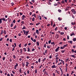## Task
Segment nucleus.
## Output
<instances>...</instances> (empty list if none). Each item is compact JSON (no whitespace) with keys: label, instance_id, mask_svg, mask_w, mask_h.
Masks as SVG:
<instances>
[{"label":"nucleus","instance_id":"37","mask_svg":"<svg viewBox=\"0 0 76 76\" xmlns=\"http://www.w3.org/2000/svg\"><path fill=\"white\" fill-rule=\"evenodd\" d=\"M71 57H74L75 56L74 55H72L70 56Z\"/></svg>","mask_w":76,"mask_h":76},{"label":"nucleus","instance_id":"16","mask_svg":"<svg viewBox=\"0 0 76 76\" xmlns=\"http://www.w3.org/2000/svg\"><path fill=\"white\" fill-rule=\"evenodd\" d=\"M11 27H13V23H12L10 25Z\"/></svg>","mask_w":76,"mask_h":76},{"label":"nucleus","instance_id":"47","mask_svg":"<svg viewBox=\"0 0 76 76\" xmlns=\"http://www.w3.org/2000/svg\"><path fill=\"white\" fill-rule=\"evenodd\" d=\"M49 58H52V56L51 55H50V56H49Z\"/></svg>","mask_w":76,"mask_h":76},{"label":"nucleus","instance_id":"49","mask_svg":"<svg viewBox=\"0 0 76 76\" xmlns=\"http://www.w3.org/2000/svg\"><path fill=\"white\" fill-rule=\"evenodd\" d=\"M69 42H70V43L72 44V43H73V41H70Z\"/></svg>","mask_w":76,"mask_h":76},{"label":"nucleus","instance_id":"12","mask_svg":"<svg viewBox=\"0 0 76 76\" xmlns=\"http://www.w3.org/2000/svg\"><path fill=\"white\" fill-rule=\"evenodd\" d=\"M61 64H62V63L61 62H60L59 63V62H58V66L61 65Z\"/></svg>","mask_w":76,"mask_h":76},{"label":"nucleus","instance_id":"20","mask_svg":"<svg viewBox=\"0 0 76 76\" xmlns=\"http://www.w3.org/2000/svg\"><path fill=\"white\" fill-rule=\"evenodd\" d=\"M23 50L24 51H25H25H26V48H23Z\"/></svg>","mask_w":76,"mask_h":76},{"label":"nucleus","instance_id":"59","mask_svg":"<svg viewBox=\"0 0 76 76\" xmlns=\"http://www.w3.org/2000/svg\"><path fill=\"white\" fill-rule=\"evenodd\" d=\"M16 28V25H15V26H14L13 28L14 29H15Z\"/></svg>","mask_w":76,"mask_h":76},{"label":"nucleus","instance_id":"63","mask_svg":"<svg viewBox=\"0 0 76 76\" xmlns=\"http://www.w3.org/2000/svg\"><path fill=\"white\" fill-rule=\"evenodd\" d=\"M11 76H14V75H13V74H12V73H11Z\"/></svg>","mask_w":76,"mask_h":76},{"label":"nucleus","instance_id":"53","mask_svg":"<svg viewBox=\"0 0 76 76\" xmlns=\"http://www.w3.org/2000/svg\"><path fill=\"white\" fill-rule=\"evenodd\" d=\"M29 25H33L34 23H30L29 24Z\"/></svg>","mask_w":76,"mask_h":76},{"label":"nucleus","instance_id":"43","mask_svg":"<svg viewBox=\"0 0 76 76\" xmlns=\"http://www.w3.org/2000/svg\"><path fill=\"white\" fill-rule=\"evenodd\" d=\"M40 24V23H37L36 24V25H37V26L38 25H39Z\"/></svg>","mask_w":76,"mask_h":76},{"label":"nucleus","instance_id":"62","mask_svg":"<svg viewBox=\"0 0 76 76\" xmlns=\"http://www.w3.org/2000/svg\"><path fill=\"white\" fill-rule=\"evenodd\" d=\"M58 56V55H56V56H55V57H56V58H57L58 57H57Z\"/></svg>","mask_w":76,"mask_h":76},{"label":"nucleus","instance_id":"25","mask_svg":"<svg viewBox=\"0 0 76 76\" xmlns=\"http://www.w3.org/2000/svg\"><path fill=\"white\" fill-rule=\"evenodd\" d=\"M22 66H23V67H24V66H25V64H24V63H23L22 64Z\"/></svg>","mask_w":76,"mask_h":76},{"label":"nucleus","instance_id":"22","mask_svg":"<svg viewBox=\"0 0 76 76\" xmlns=\"http://www.w3.org/2000/svg\"><path fill=\"white\" fill-rule=\"evenodd\" d=\"M51 42V40H50L48 41V44H50Z\"/></svg>","mask_w":76,"mask_h":76},{"label":"nucleus","instance_id":"7","mask_svg":"<svg viewBox=\"0 0 76 76\" xmlns=\"http://www.w3.org/2000/svg\"><path fill=\"white\" fill-rule=\"evenodd\" d=\"M56 67H57V66H56V65H55V64L52 66H51L52 68H56Z\"/></svg>","mask_w":76,"mask_h":76},{"label":"nucleus","instance_id":"6","mask_svg":"<svg viewBox=\"0 0 76 76\" xmlns=\"http://www.w3.org/2000/svg\"><path fill=\"white\" fill-rule=\"evenodd\" d=\"M19 72L20 73V74L22 73V72H23L22 70V69H21V68H20V69L19 70Z\"/></svg>","mask_w":76,"mask_h":76},{"label":"nucleus","instance_id":"52","mask_svg":"<svg viewBox=\"0 0 76 76\" xmlns=\"http://www.w3.org/2000/svg\"><path fill=\"white\" fill-rule=\"evenodd\" d=\"M56 63H58V60L56 59Z\"/></svg>","mask_w":76,"mask_h":76},{"label":"nucleus","instance_id":"19","mask_svg":"<svg viewBox=\"0 0 76 76\" xmlns=\"http://www.w3.org/2000/svg\"><path fill=\"white\" fill-rule=\"evenodd\" d=\"M35 73L36 74L37 73V69H36L35 71Z\"/></svg>","mask_w":76,"mask_h":76},{"label":"nucleus","instance_id":"60","mask_svg":"<svg viewBox=\"0 0 76 76\" xmlns=\"http://www.w3.org/2000/svg\"><path fill=\"white\" fill-rule=\"evenodd\" d=\"M33 16H34V18H36V16H35V14H34Z\"/></svg>","mask_w":76,"mask_h":76},{"label":"nucleus","instance_id":"28","mask_svg":"<svg viewBox=\"0 0 76 76\" xmlns=\"http://www.w3.org/2000/svg\"><path fill=\"white\" fill-rule=\"evenodd\" d=\"M39 20H41V19L42 18V17H41L40 15H39Z\"/></svg>","mask_w":76,"mask_h":76},{"label":"nucleus","instance_id":"34","mask_svg":"<svg viewBox=\"0 0 76 76\" xmlns=\"http://www.w3.org/2000/svg\"><path fill=\"white\" fill-rule=\"evenodd\" d=\"M56 72L57 73H58V74H59V72L57 71V70H56Z\"/></svg>","mask_w":76,"mask_h":76},{"label":"nucleus","instance_id":"51","mask_svg":"<svg viewBox=\"0 0 76 76\" xmlns=\"http://www.w3.org/2000/svg\"><path fill=\"white\" fill-rule=\"evenodd\" d=\"M71 23L72 24V25H75V23H74L73 22H72Z\"/></svg>","mask_w":76,"mask_h":76},{"label":"nucleus","instance_id":"44","mask_svg":"<svg viewBox=\"0 0 76 76\" xmlns=\"http://www.w3.org/2000/svg\"><path fill=\"white\" fill-rule=\"evenodd\" d=\"M19 47H20H20H21V44H20L19 45Z\"/></svg>","mask_w":76,"mask_h":76},{"label":"nucleus","instance_id":"10","mask_svg":"<svg viewBox=\"0 0 76 76\" xmlns=\"http://www.w3.org/2000/svg\"><path fill=\"white\" fill-rule=\"evenodd\" d=\"M36 34H39L38 30H36Z\"/></svg>","mask_w":76,"mask_h":76},{"label":"nucleus","instance_id":"64","mask_svg":"<svg viewBox=\"0 0 76 76\" xmlns=\"http://www.w3.org/2000/svg\"><path fill=\"white\" fill-rule=\"evenodd\" d=\"M10 74H7V76H10Z\"/></svg>","mask_w":76,"mask_h":76},{"label":"nucleus","instance_id":"13","mask_svg":"<svg viewBox=\"0 0 76 76\" xmlns=\"http://www.w3.org/2000/svg\"><path fill=\"white\" fill-rule=\"evenodd\" d=\"M27 50L28 52H29V51H30V48H27Z\"/></svg>","mask_w":76,"mask_h":76},{"label":"nucleus","instance_id":"18","mask_svg":"<svg viewBox=\"0 0 76 76\" xmlns=\"http://www.w3.org/2000/svg\"><path fill=\"white\" fill-rule=\"evenodd\" d=\"M73 41H76V38H74L73 39Z\"/></svg>","mask_w":76,"mask_h":76},{"label":"nucleus","instance_id":"23","mask_svg":"<svg viewBox=\"0 0 76 76\" xmlns=\"http://www.w3.org/2000/svg\"><path fill=\"white\" fill-rule=\"evenodd\" d=\"M4 34H6V30L4 31Z\"/></svg>","mask_w":76,"mask_h":76},{"label":"nucleus","instance_id":"42","mask_svg":"<svg viewBox=\"0 0 76 76\" xmlns=\"http://www.w3.org/2000/svg\"><path fill=\"white\" fill-rule=\"evenodd\" d=\"M44 47L45 48H46V44H45L44 45Z\"/></svg>","mask_w":76,"mask_h":76},{"label":"nucleus","instance_id":"14","mask_svg":"<svg viewBox=\"0 0 76 76\" xmlns=\"http://www.w3.org/2000/svg\"><path fill=\"white\" fill-rule=\"evenodd\" d=\"M51 45H55V44H54V42H51Z\"/></svg>","mask_w":76,"mask_h":76},{"label":"nucleus","instance_id":"17","mask_svg":"<svg viewBox=\"0 0 76 76\" xmlns=\"http://www.w3.org/2000/svg\"><path fill=\"white\" fill-rule=\"evenodd\" d=\"M65 51H66V50H62L61 51V53H64V52H65Z\"/></svg>","mask_w":76,"mask_h":76},{"label":"nucleus","instance_id":"9","mask_svg":"<svg viewBox=\"0 0 76 76\" xmlns=\"http://www.w3.org/2000/svg\"><path fill=\"white\" fill-rule=\"evenodd\" d=\"M58 37H59V36L58 34H57L56 36H55L56 38V39L58 38Z\"/></svg>","mask_w":76,"mask_h":76},{"label":"nucleus","instance_id":"31","mask_svg":"<svg viewBox=\"0 0 76 76\" xmlns=\"http://www.w3.org/2000/svg\"><path fill=\"white\" fill-rule=\"evenodd\" d=\"M48 4H49V5H50V4H51V3H50V1H48Z\"/></svg>","mask_w":76,"mask_h":76},{"label":"nucleus","instance_id":"3","mask_svg":"<svg viewBox=\"0 0 76 76\" xmlns=\"http://www.w3.org/2000/svg\"><path fill=\"white\" fill-rule=\"evenodd\" d=\"M18 63H16L15 65L14 66V69H16V68H17V67H18Z\"/></svg>","mask_w":76,"mask_h":76},{"label":"nucleus","instance_id":"4","mask_svg":"<svg viewBox=\"0 0 76 76\" xmlns=\"http://www.w3.org/2000/svg\"><path fill=\"white\" fill-rule=\"evenodd\" d=\"M60 49V47H58L55 50L56 52H57Z\"/></svg>","mask_w":76,"mask_h":76},{"label":"nucleus","instance_id":"1","mask_svg":"<svg viewBox=\"0 0 76 76\" xmlns=\"http://www.w3.org/2000/svg\"><path fill=\"white\" fill-rule=\"evenodd\" d=\"M23 31L24 34H25L26 36H27L28 34V33L29 32V31H25V30H23Z\"/></svg>","mask_w":76,"mask_h":76},{"label":"nucleus","instance_id":"15","mask_svg":"<svg viewBox=\"0 0 76 76\" xmlns=\"http://www.w3.org/2000/svg\"><path fill=\"white\" fill-rule=\"evenodd\" d=\"M64 33L63 32H60V34L61 35H64Z\"/></svg>","mask_w":76,"mask_h":76},{"label":"nucleus","instance_id":"21","mask_svg":"<svg viewBox=\"0 0 76 76\" xmlns=\"http://www.w3.org/2000/svg\"><path fill=\"white\" fill-rule=\"evenodd\" d=\"M22 18H26V16H25L24 15H23L22 16Z\"/></svg>","mask_w":76,"mask_h":76},{"label":"nucleus","instance_id":"2","mask_svg":"<svg viewBox=\"0 0 76 76\" xmlns=\"http://www.w3.org/2000/svg\"><path fill=\"white\" fill-rule=\"evenodd\" d=\"M71 11L73 14H76V11H75V9H72L71 10Z\"/></svg>","mask_w":76,"mask_h":76},{"label":"nucleus","instance_id":"8","mask_svg":"<svg viewBox=\"0 0 76 76\" xmlns=\"http://www.w3.org/2000/svg\"><path fill=\"white\" fill-rule=\"evenodd\" d=\"M67 45H68V44H67L65 45H64L63 46V48H65V47H67Z\"/></svg>","mask_w":76,"mask_h":76},{"label":"nucleus","instance_id":"56","mask_svg":"<svg viewBox=\"0 0 76 76\" xmlns=\"http://www.w3.org/2000/svg\"><path fill=\"white\" fill-rule=\"evenodd\" d=\"M32 12H30L29 13L30 15H32Z\"/></svg>","mask_w":76,"mask_h":76},{"label":"nucleus","instance_id":"30","mask_svg":"<svg viewBox=\"0 0 76 76\" xmlns=\"http://www.w3.org/2000/svg\"><path fill=\"white\" fill-rule=\"evenodd\" d=\"M26 29V28L25 26H24L23 28H22V29L23 30V29Z\"/></svg>","mask_w":76,"mask_h":76},{"label":"nucleus","instance_id":"57","mask_svg":"<svg viewBox=\"0 0 76 76\" xmlns=\"http://www.w3.org/2000/svg\"><path fill=\"white\" fill-rule=\"evenodd\" d=\"M58 20H61V18H58Z\"/></svg>","mask_w":76,"mask_h":76},{"label":"nucleus","instance_id":"55","mask_svg":"<svg viewBox=\"0 0 76 76\" xmlns=\"http://www.w3.org/2000/svg\"><path fill=\"white\" fill-rule=\"evenodd\" d=\"M20 51H21V52H22L23 51V50H22V49H20Z\"/></svg>","mask_w":76,"mask_h":76},{"label":"nucleus","instance_id":"39","mask_svg":"<svg viewBox=\"0 0 76 76\" xmlns=\"http://www.w3.org/2000/svg\"><path fill=\"white\" fill-rule=\"evenodd\" d=\"M28 45V44L26 43L24 45V47H26L27 45Z\"/></svg>","mask_w":76,"mask_h":76},{"label":"nucleus","instance_id":"27","mask_svg":"<svg viewBox=\"0 0 76 76\" xmlns=\"http://www.w3.org/2000/svg\"><path fill=\"white\" fill-rule=\"evenodd\" d=\"M41 61V59L40 58H39L38 60V62L40 63Z\"/></svg>","mask_w":76,"mask_h":76},{"label":"nucleus","instance_id":"41","mask_svg":"<svg viewBox=\"0 0 76 76\" xmlns=\"http://www.w3.org/2000/svg\"><path fill=\"white\" fill-rule=\"evenodd\" d=\"M41 67H42V65H41L39 67V68L41 69Z\"/></svg>","mask_w":76,"mask_h":76},{"label":"nucleus","instance_id":"32","mask_svg":"<svg viewBox=\"0 0 76 76\" xmlns=\"http://www.w3.org/2000/svg\"><path fill=\"white\" fill-rule=\"evenodd\" d=\"M12 72L14 75H15V72H14V71H12Z\"/></svg>","mask_w":76,"mask_h":76},{"label":"nucleus","instance_id":"11","mask_svg":"<svg viewBox=\"0 0 76 76\" xmlns=\"http://www.w3.org/2000/svg\"><path fill=\"white\" fill-rule=\"evenodd\" d=\"M73 35L75 36V33H74L73 32L70 35V36H73Z\"/></svg>","mask_w":76,"mask_h":76},{"label":"nucleus","instance_id":"35","mask_svg":"<svg viewBox=\"0 0 76 76\" xmlns=\"http://www.w3.org/2000/svg\"><path fill=\"white\" fill-rule=\"evenodd\" d=\"M65 71L66 72H67V68L66 67V69H65Z\"/></svg>","mask_w":76,"mask_h":76},{"label":"nucleus","instance_id":"33","mask_svg":"<svg viewBox=\"0 0 76 76\" xmlns=\"http://www.w3.org/2000/svg\"><path fill=\"white\" fill-rule=\"evenodd\" d=\"M2 34H3V31L2 30L1 31V35H2Z\"/></svg>","mask_w":76,"mask_h":76},{"label":"nucleus","instance_id":"26","mask_svg":"<svg viewBox=\"0 0 76 76\" xmlns=\"http://www.w3.org/2000/svg\"><path fill=\"white\" fill-rule=\"evenodd\" d=\"M35 20V18L33 17L32 18V21H34Z\"/></svg>","mask_w":76,"mask_h":76},{"label":"nucleus","instance_id":"40","mask_svg":"<svg viewBox=\"0 0 76 76\" xmlns=\"http://www.w3.org/2000/svg\"><path fill=\"white\" fill-rule=\"evenodd\" d=\"M67 66H68V64H66V68H67Z\"/></svg>","mask_w":76,"mask_h":76},{"label":"nucleus","instance_id":"54","mask_svg":"<svg viewBox=\"0 0 76 76\" xmlns=\"http://www.w3.org/2000/svg\"><path fill=\"white\" fill-rule=\"evenodd\" d=\"M3 40V38H1L0 39V41H1Z\"/></svg>","mask_w":76,"mask_h":76},{"label":"nucleus","instance_id":"46","mask_svg":"<svg viewBox=\"0 0 76 76\" xmlns=\"http://www.w3.org/2000/svg\"><path fill=\"white\" fill-rule=\"evenodd\" d=\"M37 44L38 46H39V42H37Z\"/></svg>","mask_w":76,"mask_h":76},{"label":"nucleus","instance_id":"5","mask_svg":"<svg viewBox=\"0 0 76 76\" xmlns=\"http://www.w3.org/2000/svg\"><path fill=\"white\" fill-rule=\"evenodd\" d=\"M27 67H28V65H29V62H28V61H26V64L25 65Z\"/></svg>","mask_w":76,"mask_h":76},{"label":"nucleus","instance_id":"36","mask_svg":"<svg viewBox=\"0 0 76 76\" xmlns=\"http://www.w3.org/2000/svg\"><path fill=\"white\" fill-rule=\"evenodd\" d=\"M56 58V60H58V59L59 58V57H58L57 58Z\"/></svg>","mask_w":76,"mask_h":76},{"label":"nucleus","instance_id":"50","mask_svg":"<svg viewBox=\"0 0 76 76\" xmlns=\"http://www.w3.org/2000/svg\"><path fill=\"white\" fill-rule=\"evenodd\" d=\"M36 34V32L34 33L33 34V36H35V35Z\"/></svg>","mask_w":76,"mask_h":76},{"label":"nucleus","instance_id":"24","mask_svg":"<svg viewBox=\"0 0 76 76\" xmlns=\"http://www.w3.org/2000/svg\"><path fill=\"white\" fill-rule=\"evenodd\" d=\"M29 72H30V71H29V70H28L27 71V74H29Z\"/></svg>","mask_w":76,"mask_h":76},{"label":"nucleus","instance_id":"45","mask_svg":"<svg viewBox=\"0 0 76 76\" xmlns=\"http://www.w3.org/2000/svg\"><path fill=\"white\" fill-rule=\"evenodd\" d=\"M45 60H46V58H44V59L42 60V61H44Z\"/></svg>","mask_w":76,"mask_h":76},{"label":"nucleus","instance_id":"48","mask_svg":"<svg viewBox=\"0 0 76 76\" xmlns=\"http://www.w3.org/2000/svg\"><path fill=\"white\" fill-rule=\"evenodd\" d=\"M13 57L14 58H15V59L16 58V56H15V55H14L13 56Z\"/></svg>","mask_w":76,"mask_h":76},{"label":"nucleus","instance_id":"38","mask_svg":"<svg viewBox=\"0 0 76 76\" xmlns=\"http://www.w3.org/2000/svg\"><path fill=\"white\" fill-rule=\"evenodd\" d=\"M60 49H64V48H63V47L61 46L60 47Z\"/></svg>","mask_w":76,"mask_h":76},{"label":"nucleus","instance_id":"29","mask_svg":"<svg viewBox=\"0 0 76 76\" xmlns=\"http://www.w3.org/2000/svg\"><path fill=\"white\" fill-rule=\"evenodd\" d=\"M47 48H50V46L47 45Z\"/></svg>","mask_w":76,"mask_h":76},{"label":"nucleus","instance_id":"61","mask_svg":"<svg viewBox=\"0 0 76 76\" xmlns=\"http://www.w3.org/2000/svg\"><path fill=\"white\" fill-rule=\"evenodd\" d=\"M2 59L3 60H5V57H3Z\"/></svg>","mask_w":76,"mask_h":76},{"label":"nucleus","instance_id":"58","mask_svg":"<svg viewBox=\"0 0 76 76\" xmlns=\"http://www.w3.org/2000/svg\"><path fill=\"white\" fill-rule=\"evenodd\" d=\"M32 51H35V49L34 48L32 49Z\"/></svg>","mask_w":76,"mask_h":76}]
</instances>
